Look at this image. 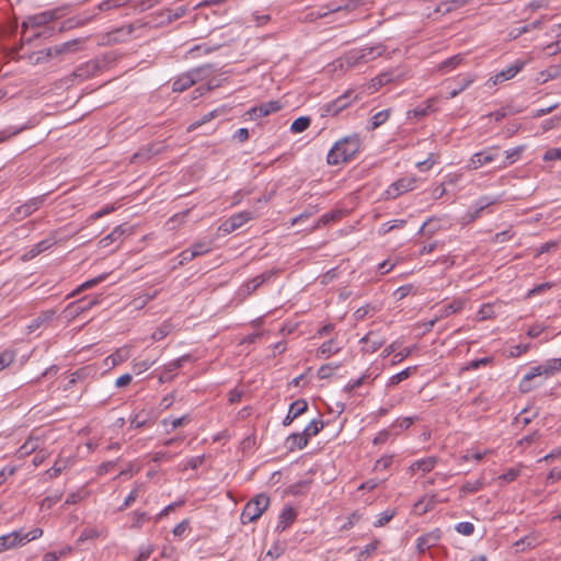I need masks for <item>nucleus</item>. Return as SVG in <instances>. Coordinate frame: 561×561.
<instances>
[{"label":"nucleus","instance_id":"obj_1","mask_svg":"<svg viewBox=\"0 0 561 561\" xmlns=\"http://www.w3.org/2000/svg\"><path fill=\"white\" fill-rule=\"evenodd\" d=\"M360 148V139L358 135H352L335 142L333 148L329 151L327 160L329 164H339L351 160Z\"/></svg>","mask_w":561,"mask_h":561},{"label":"nucleus","instance_id":"obj_2","mask_svg":"<svg viewBox=\"0 0 561 561\" xmlns=\"http://www.w3.org/2000/svg\"><path fill=\"white\" fill-rule=\"evenodd\" d=\"M270 499L265 494H259L249 501L241 513V522L243 524L256 520L266 511Z\"/></svg>","mask_w":561,"mask_h":561},{"label":"nucleus","instance_id":"obj_3","mask_svg":"<svg viewBox=\"0 0 561 561\" xmlns=\"http://www.w3.org/2000/svg\"><path fill=\"white\" fill-rule=\"evenodd\" d=\"M211 73L210 66H203L195 68L182 76H180L172 84V89L175 92H183L191 88L193 84L207 78Z\"/></svg>","mask_w":561,"mask_h":561},{"label":"nucleus","instance_id":"obj_4","mask_svg":"<svg viewBox=\"0 0 561 561\" xmlns=\"http://www.w3.org/2000/svg\"><path fill=\"white\" fill-rule=\"evenodd\" d=\"M382 53V49L380 47H364L358 50H353L348 53L344 61L347 67H355L359 64H366L376 57L380 56Z\"/></svg>","mask_w":561,"mask_h":561},{"label":"nucleus","instance_id":"obj_5","mask_svg":"<svg viewBox=\"0 0 561 561\" xmlns=\"http://www.w3.org/2000/svg\"><path fill=\"white\" fill-rule=\"evenodd\" d=\"M358 99L353 90H347L342 95L336 98L334 101L325 104L324 114L329 116H335L344 108L348 107L353 102Z\"/></svg>","mask_w":561,"mask_h":561},{"label":"nucleus","instance_id":"obj_6","mask_svg":"<svg viewBox=\"0 0 561 561\" xmlns=\"http://www.w3.org/2000/svg\"><path fill=\"white\" fill-rule=\"evenodd\" d=\"M60 12L61 11L59 9H56L30 15L25 19V21L22 22L21 28L26 31L28 27H39L46 25L47 23L59 19L61 16Z\"/></svg>","mask_w":561,"mask_h":561},{"label":"nucleus","instance_id":"obj_7","mask_svg":"<svg viewBox=\"0 0 561 561\" xmlns=\"http://www.w3.org/2000/svg\"><path fill=\"white\" fill-rule=\"evenodd\" d=\"M254 216L251 211H240L238 214L232 215L227 220H225L219 226V231H221L225 234H229L233 232L234 230L241 228L243 225H245L248 221L253 219Z\"/></svg>","mask_w":561,"mask_h":561},{"label":"nucleus","instance_id":"obj_8","mask_svg":"<svg viewBox=\"0 0 561 561\" xmlns=\"http://www.w3.org/2000/svg\"><path fill=\"white\" fill-rule=\"evenodd\" d=\"M416 178L415 176H407L402 178L394 183H392L386 191V195L388 198H397L403 193L412 191L415 187Z\"/></svg>","mask_w":561,"mask_h":561},{"label":"nucleus","instance_id":"obj_9","mask_svg":"<svg viewBox=\"0 0 561 561\" xmlns=\"http://www.w3.org/2000/svg\"><path fill=\"white\" fill-rule=\"evenodd\" d=\"M496 148H490L480 152L474 153L468 164L467 168L470 170H477L482 165L490 163L496 159Z\"/></svg>","mask_w":561,"mask_h":561},{"label":"nucleus","instance_id":"obj_10","mask_svg":"<svg viewBox=\"0 0 561 561\" xmlns=\"http://www.w3.org/2000/svg\"><path fill=\"white\" fill-rule=\"evenodd\" d=\"M525 66L524 61H516L515 64L511 65L506 69L497 72L493 77L490 78L489 83L491 85H496L499 83H502L504 81L513 79Z\"/></svg>","mask_w":561,"mask_h":561},{"label":"nucleus","instance_id":"obj_11","mask_svg":"<svg viewBox=\"0 0 561 561\" xmlns=\"http://www.w3.org/2000/svg\"><path fill=\"white\" fill-rule=\"evenodd\" d=\"M43 202H44L43 196L32 198L31 201L26 202L25 204L16 207L14 209V211L12 213V217L15 220H21L23 218H26L30 215H32L35 210H37L38 207L43 204Z\"/></svg>","mask_w":561,"mask_h":561},{"label":"nucleus","instance_id":"obj_12","mask_svg":"<svg viewBox=\"0 0 561 561\" xmlns=\"http://www.w3.org/2000/svg\"><path fill=\"white\" fill-rule=\"evenodd\" d=\"M282 108V105L279 101H270L266 103H262L259 106H254L250 108L247 114L250 116L251 119L261 118L264 116H267L272 113H275Z\"/></svg>","mask_w":561,"mask_h":561},{"label":"nucleus","instance_id":"obj_13","mask_svg":"<svg viewBox=\"0 0 561 561\" xmlns=\"http://www.w3.org/2000/svg\"><path fill=\"white\" fill-rule=\"evenodd\" d=\"M22 546H24L22 529L0 536V553Z\"/></svg>","mask_w":561,"mask_h":561},{"label":"nucleus","instance_id":"obj_14","mask_svg":"<svg viewBox=\"0 0 561 561\" xmlns=\"http://www.w3.org/2000/svg\"><path fill=\"white\" fill-rule=\"evenodd\" d=\"M308 410V402L305 399H298L294 401L289 405V410L285 419L283 420V425L288 426L296 420L298 416L304 414Z\"/></svg>","mask_w":561,"mask_h":561},{"label":"nucleus","instance_id":"obj_15","mask_svg":"<svg viewBox=\"0 0 561 561\" xmlns=\"http://www.w3.org/2000/svg\"><path fill=\"white\" fill-rule=\"evenodd\" d=\"M440 539V531L439 529H435L431 533H427L423 536H420L416 540V549L420 553H424L430 548L436 546V543Z\"/></svg>","mask_w":561,"mask_h":561},{"label":"nucleus","instance_id":"obj_16","mask_svg":"<svg viewBox=\"0 0 561 561\" xmlns=\"http://www.w3.org/2000/svg\"><path fill=\"white\" fill-rule=\"evenodd\" d=\"M126 233V228L123 225L116 226L112 232H110L107 236L102 238L99 241L100 248H108L110 245L117 243L119 244L122 241L123 236ZM118 245L115 247V249Z\"/></svg>","mask_w":561,"mask_h":561},{"label":"nucleus","instance_id":"obj_17","mask_svg":"<svg viewBox=\"0 0 561 561\" xmlns=\"http://www.w3.org/2000/svg\"><path fill=\"white\" fill-rule=\"evenodd\" d=\"M386 340L381 336H379L375 332H368L362 340L360 343L365 344L364 350L368 353H375L377 350H379L383 344Z\"/></svg>","mask_w":561,"mask_h":561},{"label":"nucleus","instance_id":"obj_18","mask_svg":"<svg viewBox=\"0 0 561 561\" xmlns=\"http://www.w3.org/2000/svg\"><path fill=\"white\" fill-rule=\"evenodd\" d=\"M99 70L98 62L94 60H90L84 65L79 66L71 76L73 78H78L79 80H85L92 76H94Z\"/></svg>","mask_w":561,"mask_h":561},{"label":"nucleus","instance_id":"obj_19","mask_svg":"<svg viewBox=\"0 0 561 561\" xmlns=\"http://www.w3.org/2000/svg\"><path fill=\"white\" fill-rule=\"evenodd\" d=\"M274 274L275 273L273 271H267L262 273L261 275L255 276L254 278L244 284L242 290L245 291L247 295H251L267 279H270Z\"/></svg>","mask_w":561,"mask_h":561},{"label":"nucleus","instance_id":"obj_20","mask_svg":"<svg viewBox=\"0 0 561 561\" xmlns=\"http://www.w3.org/2000/svg\"><path fill=\"white\" fill-rule=\"evenodd\" d=\"M437 463V458L434 456L426 457L423 459L415 460L411 466L410 470L412 472L421 470L422 472L426 473L434 469V467Z\"/></svg>","mask_w":561,"mask_h":561},{"label":"nucleus","instance_id":"obj_21","mask_svg":"<svg viewBox=\"0 0 561 561\" xmlns=\"http://www.w3.org/2000/svg\"><path fill=\"white\" fill-rule=\"evenodd\" d=\"M308 442H309V439L304 434V432L294 433L287 437L286 445H287V448L293 451L295 449L305 448L308 445Z\"/></svg>","mask_w":561,"mask_h":561},{"label":"nucleus","instance_id":"obj_22","mask_svg":"<svg viewBox=\"0 0 561 561\" xmlns=\"http://www.w3.org/2000/svg\"><path fill=\"white\" fill-rule=\"evenodd\" d=\"M81 44H82L81 38H75V39L65 42L62 44L56 45L57 49H55V53H57L58 56L75 54L80 49Z\"/></svg>","mask_w":561,"mask_h":561},{"label":"nucleus","instance_id":"obj_23","mask_svg":"<svg viewBox=\"0 0 561 561\" xmlns=\"http://www.w3.org/2000/svg\"><path fill=\"white\" fill-rule=\"evenodd\" d=\"M152 423V413L148 410H141L134 414L130 419V426L139 428L142 426L150 425Z\"/></svg>","mask_w":561,"mask_h":561},{"label":"nucleus","instance_id":"obj_24","mask_svg":"<svg viewBox=\"0 0 561 561\" xmlns=\"http://www.w3.org/2000/svg\"><path fill=\"white\" fill-rule=\"evenodd\" d=\"M496 202L497 201L495 198L489 196L481 197L477 203L478 207L472 213H468L467 216L469 218V221H474L477 218L480 217V214L484 208L495 204Z\"/></svg>","mask_w":561,"mask_h":561},{"label":"nucleus","instance_id":"obj_25","mask_svg":"<svg viewBox=\"0 0 561 561\" xmlns=\"http://www.w3.org/2000/svg\"><path fill=\"white\" fill-rule=\"evenodd\" d=\"M541 375H546V376L552 375L551 368L549 367V364H548V360L541 365L531 367L529 369V371L525 375L524 380L528 381V380H531L533 378H535L537 376H541Z\"/></svg>","mask_w":561,"mask_h":561},{"label":"nucleus","instance_id":"obj_26","mask_svg":"<svg viewBox=\"0 0 561 561\" xmlns=\"http://www.w3.org/2000/svg\"><path fill=\"white\" fill-rule=\"evenodd\" d=\"M55 312L53 310H47L41 313L36 319H34L27 327L28 332H34L39 329L44 323L50 321L54 317Z\"/></svg>","mask_w":561,"mask_h":561},{"label":"nucleus","instance_id":"obj_27","mask_svg":"<svg viewBox=\"0 0 561 561\" xmlns=\"http://www.w3.org/2000/svg\"><path fill=\"white\" fill-rule=\"evenodd\" d=\"M340 351V347L336 345L334 340H329L324 342L318 350L317 356L322 358H328L332 354H336Z\"/></svg>","mask_w":561,"mask_h":561},{"label":"nucleus","instance_id":"obj_28","mask_svg":"<svg viewBox=\"0 0 561 561\" xmlns=\"http://www.w3.org/2000/svg\"><path fill=\"white\" fill-rule=\"evenodd\" d=\"M473 81H474V78L472 76H465V77L458 78L457 87L449 92L448 99L456 98L459 93H461L463 90H466Z\"/></svg>","mask_w":561,"mask_h":561},{"label":"nucleus","instance_id":"obj_29","mask_svg":"<svg viewBox=\"0 0 561 561\" xmlns=\"http://www.w3.org/2000/svg\"><path fill=\"white\" fill-rule=\"evenodd\" d=\"M342 217L341 210H334L327 213L320 217L316 225L311 228V231L319 229L321 226H327L332 221H335Z\"/></svg>","mask_w":561,"mask_h":561},{"label":"nucleus","instance_id":"obj_30","mask_svg":"<svg viewBox=\"0 0 561 561\" xmlns=\"http://www.w3.org/2000/svg\"><path fill=\"white\" fill-rule=\"evenodd\" d=\"M415 370H416V366H411V367H408V368L401 370L400 373L391 376L389 378L388 386L389 387L397 386L401 381L408 379Z\"/></svg>","mask_w":561,"mask_h":561},{"label":"nucleus","instance_id":"obj_31","mask_svg":"<svg viewBox=\"0 0 561 561\" xmlns=\"http://www.w3.org/2000/svg\"><path fill=\"white\" fill-rule=\"evenodd\" d=\"M465 306V300L462 299H456L454 300L453 302L446 305L442 310H440V318H447L458 311H460Z\"/></svg>","mask_w":561,"mask_h":561},{"label":"nucleus","instance_id":"obj_32","mask_svg":"<svg viewBox=\"0 0 561 561\" xmlns=\"http://www.w3.org/2000/svg\"><path fill=\"white\" fill-rule=\"evenodd\" d=\"M435 103V99H430L423 104H420L414 110L410 111L409 114H412L416 118H422L426 116L431 111Z\"/></svg>","mask_w":561,"mask_h":561},{"label":"nucleus","instance_id":"obj_33","mask_svg":"<svg viewBox=\"0 0 561 561\" xmlns=\"http://www.w3.org/2000/svg\"><path fill=\"white\" fill-rule=\"evenodd\" d=\"M38 447L37 439H27L16 451L19 458H24L34 453Z\"/></svg>","mask_w":561,"mask_h":561},{"label":"nucleus","instance_id":"obj_34","mask_svg":"<svg viewBox=\"0 0 561 561\" xmlns=\"http://www.w3.org/2000/svg\"><path fill=\"white\" fill-rule=\"evenodd\" d=\"M296 513L291 507H286L279 515V522L277 528L285 529L290 523L294 522Z\"/></svg>","mask_w":561,"mask_h":561},{"label":"nucleus","instance_id":"obj_35","mask_svg":"<svg viewBox=\"0 0 561 561\" xmlns=\"http://www.w3.org/2000/svg\"><path fill=\"white\" fill-rule=\"evenodd\" d=\"M154 297L156 293L140 295L130 301L129 307L131 310H140Z\"/></svg>","mask_w":561,"mask_h":561},{"label":"nucleus","instance_id":"obj_36","mask_svg":"<svg viewBox=\"0 0 561 561\" xmlns=\"http://www.w3.org/2000/svg\"><path fill=\"white\" fill-rule=\"evenodd\" d=\"M541 26V20H536L531 23H528L524 26H520V27H516L514 28L512 32H511V36L513 38H517L518 36H520L522 34H525V33H528V32H531L534 30H537V28H540Z\"/></svg>","mask_w":561,"mask_h":561},{"label":"nucleus","instance_id":"obj_37","mask_svg":"<svg viewBox=\"0 0 561 561\" xmlns=\"http://www.w3.org/2000/svg\"><path fill=\"white\" fill-rule=\"evenodd\" d=\"M324 423L321 420H312L302 431L304 434L310 439L312 436H316L323 428Z\"/></svg>","mask_w":561,"mask_h":561},{"label":"nucleus","instance_id":"obj_38","mask_svg":"<svg viewBox=\"0 0 561 561\" xmlns=\"http://www.w3.org/2000/svg\"><path fill=\"white\" fill-rule=\"evenodd\" d=\"M470 0H447L439 4L438 11L450 12L453 10L465 7Z\"/></svg>","mask_w":561,"mask_h":561},{"label":"nucleus","instance_id":"obj_39","mask_svg":"<svg viewBox=\"0 0 561 561\" xmlns=\"http://www.w3.org/2000/svg\"><path fill=\"white\" fill-rule=\"evenodd\" d=\"M310 122L309 117L300 116L293 122L290 130L296 134L302 133L310 126Z\"/></svg>","mask_w":561,"mask_h":561},{"label":"nucleus","instance_id":"obj_40","mask_svg":"<svg viewBox=\"0 0 561 561\" xmlns=\"http://www.w3.org/2000/svg\"><path fill=\"white\" fill-rule=\"evenodd\" d=\"M219 115V110H214L207 114H205L201 119L192 123L188 127H187V131H193L195 130L196 128H198L199 126L210 122L211 119H214L215 117H217Z\"/></svg>","mask_w":561,"mask_h":561},{"label":"nucleus","instance_id":"obj_41","mask_svg":"<svg viewBox=\"0 0 561 561\" xmlns=\"http://www.w3.org/2000/svg\"><path fill=\"white\" fill-rule=\"evenodd\" d=\"M68 467V460H57L54 466L46 471L49 479L57 478Z\"/></svg>","mask_w":561,"mask_h":561},{"label":"nucleus","instance_id":"obj_42","mask_svg":"<svg viewBox=\"0 0 561 561\" xmlns=\"http://www.w3.org/2000/svg\"><path fill=\"white\" fill-rule=\"evenodd\" d=\"M537 545V539L533 536H526L519 540H517L514 546L516 548V551H524L527 548H534Z\"/></svg>","mask_w":561,"mask_h":561},{"label":"nucleus","instance_id":"obj_43","mask_svg":"<svg viewBox=\"0 0 561 561\" xmlns=\"http://www.w3.org/2000/svg\"><path fill=\"white\" fill-rule=\"evenodd\" d=\"M54 244V242L51 240H43L41 242H38L37 244H35L28 252H27V256L33 259L35 257L36 255H38L39 253H42L43 251L49 249L51 245Z\"/></svg>","mask_w":561,"mask_h":561},{"label":"nucleus","instance_id":"obj_44","mask_svg":"<svg viewBox=\"0 0 561 561\" xmlns=\"http://www.w3.org/2000/svg\"><path fill=\"white\" fill-rule=\"evenodd\" d=\"M389 115H390L389 110H383V111L376 113L370 119V125H371L370 128L371 129L378 128L380 125H382L389 118Z\"/></svg>","mask_w":561,"mask_h":561},{"label":"nucleus","instance_id":"obj_45","mask_svg":"<svg viewBox=\"0 0 561 561\" xmlns=\"http://www.w3.org/2000/svg\"><path fill=\"white\" fill-rule=\"evenodd\" d=\"M172 325L169 322H163L151 335L153 341H160L170 334Z\"/></svg>","mask_w":561,"mask_h":561},{"label":"nucleus","instance_id":"obj_46","mask_svg":"<svg viewBox=\"0 0 561 561\" xmlns=\"http://www.w3.org/2000/svg\"><path fill=\"white\" fill-rule=\"evenodd\" d=\"M129 0H104L99 4L101 11L117 9L127 4Z\"/></svg>","mask_w":561,"mask_h":561},{"label":"nucleus","instance_id":"obj_47","mask_svg":"<svg viewBox=\"0 0 561 561\" xmlns=\"http://www.w3.org/2000/svg\"><path fill=\"white\" fill-rule=\"evenodd\" d=\"M524 149H525V146H517L513 149L506 150L505 158L508 161V163L511 164V163H514L515 161H517L520 158Z\"/></svg>","mask_w":561,"mask_h":561},{"label":"nucleus","instance_id":"obj_48","mask_svg":"<svg viewBox=\"0 0 561 561\" xmlns=\"http://www.w3.org/2000/svg\"><path fill=\"white\" fill-rule=\"evenodd\" d=\"M101 536V531H99L98 529L95 528H85L82 530V533L80 534L79 538H78V542H83L85 540H93V539H96Z\"/></svg>","mask_w":561,"mask_h":561},{"label":"nucleus","instance_id":"obj_49","mask_svg":"<svg viewBox=\"0 0 561 561\" xmlns=\"http://www.w3.org/2000/svg\"><path fill=\"white\" fill-rule=\"evenodd\" d=\"M15 359V352L7 350L0 354V370L8 367Z\"/></svg>","mask_w":561,"mask_h":561},{"label":"nucleus","instance_id":"obj_50","mask_svg":"<svg viewBox=\"0 0 561 561\" xmlns=\"http://www.w3.org/2000/svg\"><path fill=\"white\" fill-rule=\"evenodd\" d=\"M492 362L491 357H483L479 359H474L469 362L466 366L462 367V370H476L481 366L489 365Z\"/></svg>","mask_w":561,"mask_h":561},{"label":"nucleus","instance_id":"obj_51","mask_svg":"<svg viewBox=\"0 0 561 561\" xmlns=\"http://www.w3.org/2000/svg\"><path fill=\"white\" fill-rule=\"evenodd\" d=\"M191 251L194 252L195 257H197L210 251V243L206 241L196 242L192 245Z\"/></svg>","mask_w":561,"mask_h":561},{"label":"nucleus","instance_id":"obj_52","mask_svg":"<svg viewBox=\"0 0 561 561\" xmlns=\"http://www.w3.org/2000/svg\"><path fill=\"white\" fill-rule=\"evenodd\" d=\"M393 516H394V511L387 510L378 515L376 522L374 523V526L381 527V526L386 525L387 523H389L393 518Z\"/></svg>","mask_w":561,"mask_h":561},{"label":"nucleus","instance_id":"obj_53","mask_svg":"<svg viewBox=\"0 0 561 561\" xmlns=\"http://www.w3.org/2000/svg\"><path fill=\"white\" fill-rule=\"evenodd\" d=\"M188 421H190L188 416L187 415H183L181 417H174V419H171V420L164 419L162 421V423L164 425H168L170 423L171 430L173 431V430H175L178 427H181V426L187 424Z\"/></svg>","mask_w":561,"mask_h":561},{"label":"nucleus","instance_id":"obj_54","mask_svg":"<svg viewBox=\"0 0 561 561\" xmlns=\"http://www.w3.org/2000/svg\"><path fill=\"white\" fill-rule=\"evenodd\" d=\"M87 496V492L79 490L69 494L65 501V505H73L81 502Z\"/></svg>","mask_w":561,"mask_h":561},{"label":"nucleus","instance_id":"obj_55","mask_svg":"<svg viewBox=\"0 0 561 561\" xmlns=\"http://www.w3.org/2000/svg\"><path fill=\"white\" fill-rule=\"evenodd\" d=\"M154 363H156V360H149V359L135 362L133 365V369L137 375H140V374L145 373L146 370H148Z\"/></svg>","mask_w":561,"mask_h":561},{"label":"nucleus","instance_id":"obj_56","mask_svg":"<svg viewBox=\"0 0 561 561\" xmlns=\"http://www.w3.org/2000/svg\"><path fill=\"white\" fill-rule=\"evenodd\" d=\"M42 536H43L42 528H34V529L30 530L28 533H24L22 530V539H23L24 545H26L27 542H30L32 540L38 539Z\"/></svg>","mask_w":561,"mask_h":561},{"label":"nucleus","instance_id":"obj_57","mask_svg":"<svg viewBox=\"0 0 561 561\" xmlns=\"http://www.w3.org/2000/svg\"><path fill=\"white\" fill-rule=\"evenodd\" d=\"M139 489H140V485H136L131 492L128 494V496L125 499L124 503L122 504V506H119V511H124L126 510L127 507H129L135 501L136 499L138 497L139 495Z\"/></svg>","mask_w":561,"mask_h":561},{"label":"nucleus","instance_id":"obj_58","mask_svg":"<svg viewBox=\"0 0 561 561\" xmlns=\"http://www.w3.org/2000/svg\"><path fill=\"white\" fill-rule=\"evenodd\" d=\"M456 530L465 536H470L474 531V526L469 522H461L456 525Z\"/></svg>","mask_w":561,"mask_h":561},{"label":"nucleus","instance_id":"obj_59","mask_svg":"<svg viewBox=\"0 0 561 561\" xmlns=\"http://www.w3.org/2000/svg\"><path fill=\"white\" fill-rule=\"evenodd\" d=\"M61 500V494L46 496L41 502V510H49Z\"/></svg>","mask_w":561,"mask_h":561},{"label":"nucleus","instance_id":"obj_60","mask_svg":"<svg viewBox=\"0 0 561 561\" xmlns=\"http://www.w3.org/2000/svg\"><path fill=\"white\" fill-rule=\"evenodd\" d=\"M461 60H462V57L460 55L453 56V57L446 59L445 61H443L440 65V68L447 69V70L454 69L461 62Z\"/></svg>","mask_w":561,"mask_h":561},{"label":"nucleus","instance_id":"obj_61","mask_svg":"<svg viewBox=\"0 0 561 561\" xmlns=\"http://www.w3.org/2000/svg\"><path fill=\"white\" fill-rule=\"evenodd\" d=\"M483 483L479 480L467 482L461 486L462 493H474L482 489Z\"/></svg>","mask_w":561,"mask_h":561},{"label":"nucleus","instance_id":"obj_62","mask_svg":"<svg viewBox=\"0 0 561 561\" xmlns=\"http://www.w3.org/2000/svg\"><path fill=\"white\" fill-rule=\"evenodd\" d=\"M96 304V300L95 299H92V300H80L78 301L73 307H75V312L76 313H79V312H83V311H87L89 309L92 308V306H94Z\"/></svg>","mask_w":561,"mask_h":561},{"label":"nucleus","instance_id":"obj_63","mask_svg":"<svg viewBox=\"0 0 561 561\" xmlns=\"http://www.w3.org/2000/svg\"><path fill=\"white\" fill-rule=\"evenodd\" d=\"M416 348V346L405 347L400 352L396 353L393 356V364L400 363L405 359L408 356L412 354V352Z\"/></svg>","mask_w":561,"mask_h":561},{"label":"nucleus","instance_id":"obj_64","mask_svg":"<svg viewBox=\"0 0 561 561\" xmlns=\"http://www.w3.org/2000/svg\"><path fill=\"white\" fill-rule=\"evenodd\" d=\"M545 161L560 160L561 159V148H551L547 150L542 157Z\"/></svg>","mask_w":561,"mask_h":561}]
</instances>
